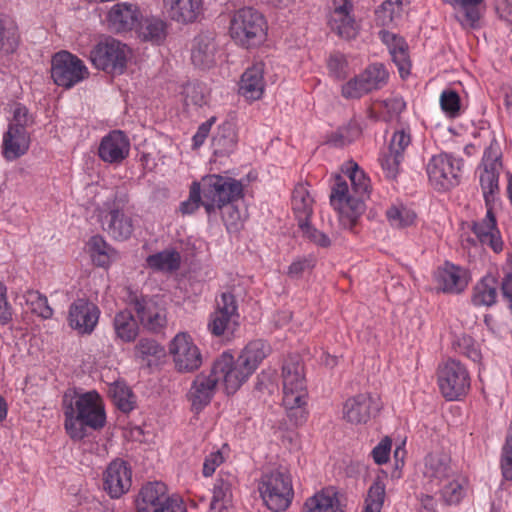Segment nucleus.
<instances>
[{
  "mask_svg": "<svg viewBox=\"0 0 512 512\" xmlns=\"http://www.w3.org/2000/svg\"><path fill=\"white\" fill-rule=\"evenodd\" d=\"M270 345L262 340L256 339L250 341L238 356L240 364L248 368L254 373L259 364L270 354Z\"/></svg>",
  "mask_w": 512,
  "mask_h": 512,
  "instance_id": "obj_36",
  "label": "nucleus"
},
{
  "mask_svg": "<svg viewBox=\"0 0 512 512\" xmlns=\"http://www.w3.org/2000/svg\"><path fill=\"white\" fill-rule=\"evenodd\" d=\"M471 230L482 245L490 247L495 253L503 250V240L492 205L487 207L486 216L483 219L472 223Z\"/></svg>",
  "mask_w": 512,
  "mask_h": 512,
  "instance_id": "obj_24",
  "label": "nucleus"
},
{
  "mask_svg": "<svg viewBox=\"0 0 512 512\" xmlns=\"http://www.w3.org/2000/svg\"><path fill=\"white\" fill-rule=\"evenodd\" d=\"M110 393L113 397L115 405L124 413L132 411L135 407L134 396L131 390L121 383H115L110 388Z\"/></svg>",
  "mask_w": 512,
  "mask_h": 512,
  "instance_id": "obj_49",
  "label": "nucleus"
},
{
  "mask_svg": "<svg viewBox=\"0 0 512 512\" xmlns=\"http://www.w3.org/2000/svg\"><path fill=\"white\" fill-rule=\"evenodd\" d=\"M484 0H447V2L456 9H460L465 13L466 20L473 25L479 18L477 6Z\"/></svg>",
  "mask_w": 512,
  "mask_h": 512,
  "instance_id": "obj_54",
  "label": "nucleus"
},
{
  "mask_svg": "<svg viewBox=\"0 0 512 512\" xmlns=\"http://www.w3.org/2000/svg\"><path fill=\"white\" fill-rule=\"evenodd\" d=\"M146 262L155 271L172 272L180 267L181 256L176 250H164L149 255Z\"/></svg>",
  "mask_w": 512,
  "mask_h": 512,
  "instance_id": "obj_42",
  "label": "nucleus"
},
{
  "mask_svg": "<svg viewBox=\"0 0 512 512\" xmlns=\"http://www.w3.org/2000/svg\"><path fill=\"white\" fill-rule=\"evenodd\" d=\"M168 351L179 373H193L202 366L201 350L188 332H178L169 342Z\"/></svg>",
  "mask_w": 512,
  "mask_h": 512,
  "instance_id": "obj_14",
  "label": "nucleus"
},
{
  "mask_svg": "<svg viewBox=\"0 0 512 512\" xmlns=\"http://www.w3.org/2000/svg\"><path fill=\"white\" fill-rule=\"evenodd\" d=\"M233 317L222 313L221 311H214L210 314L208 321V330L214 336H222L228 329Z\"/></svg>",
  "mask_w": 512,
  "mask_h": 512,
  "instance_id": "obj_55",
  "label": "nucleus"
},
{
  "mask_svg": "<svg viewBox=\"0 0 512 512\" xmlns=\"http://www.w3.org/2000/svg\"><path fill=\"white\" fill-rule=\"evenodd\" d=\"M263 502L273 512H282L289 508L293 496V486L290 473L279 468L264 474L259 485Z\"/></svg>",
  "mask_w": 512,
  "mask_h": 512,
  "instance_id": "obj_6",
  "label": "nucleus"
},
{
  "mask_svg": "<svg viewBox=\"0 0 512 512\" xmlns=\"http://www.w3.org/2000/svg\"><path fill=\"white\" fill-rule=\"evenodd\" d=\"M235 482L234 476L229 473L220 472L213 486V496L210 509L213 512H229L232 506V488Z\"/></svg>",
  "mask_w": 512,
  "mask_h": 512,
  "instance_id": "obj_30",
  "label": "nucleus"
},
{
  "mask_svg": "<svg viewBox=\"0 0 512 512\" xmlns=\"http://www.w3.org/2000/svg\"><path fill=\"white\" fill-rule=\"evenodd\" d=\"M142 13L137 4L120 2L114 4L107 12L105 22L107 28L116 34H123L138 29Z\"/></svg>",
  "mask_w": 512,
  "mask_h": 512,
  "instance_id": "obj_17",
  "label": "nucleus"
},
{
  "mask_svg": "<svg viewBox=\"0 0 512 512\" xmlns=\"http://www.w3.org/2000/svg\"><path fill=\"white\" fill-rule=\"evenodd\" d=\"M403 160L404 156H401L397 151L394 153L388 150L382 152L379 162L387 179L395 180L398 177Z\"/></svg>",
  "mask_w": 512,
  "mask_h": 512,
  "instance_id": "obj_48",
  "label": "nucleus"
},
{
  "mask_svg": "<svg viewBox=\"0 0 512 512\" xmlns=\"http://www.w3.org/2000/svg\"><path fill=\"white\" fill-rule=\"evenodd\" d=\"M370 93L361 74H358L344 83L341 88V95L345 99H360Z\"/></svg>",
  "mask_w": 512,
  "mask_h": 512,
  "instance_id": "obj_51",
  "label": "nucleus"
},
{
  "mask_svg": "<svg viewBox=\"0 0 512 512\" xmlns=\"http://www.w3.org/2000/svg\"><path fill=\"white\" fill-rule=\"evenodd\" d=\"M201 194L202 190L200 183L193 182L190 187L188 199L180 204L181 213L187 215L194 213L200 205H202L203 200L201 198Z\"/></svg>",
  "mask_w": 512,
  "mask_h": 512,
  "instance_id": "obj_56",
  "label": "nucleus"
},
{
  "mask_svg": "<svg viewBox=\"0 0 512 512\" xmlns=\"http://www.w3.org/2000/svg\"><path fill=\"white\" fill-rule=\"evenodd\" d=\"M130 140L121 130H112L102 137L99 147V158L108 164L122 163L130 153Z\"/></svg>",
  "mask_w": 512,
  "mask_h": 512,
  "instance_id": "obj_20",
  "label": "nucleus"
},
{
  "mask_svg": "<svg viewBox=\"0 0 512 512\" xmlns=\"http://www.w3.org/2000/svg\"><path fill=\"white\" fill-rule=\"evenodd\" d=\"M502 150L498 140L493 137L484 149L481 163L478 167L479 182L486 207L493 203L499 193V177L502 170Z\"/></svg>",
  "mask_w": 512,
  "mask_h": 512,
  "instance_id": "obj_7",
  "label": "nucleus"
},
{
  "mask_svg": "<svg viewBox=\"0 0 512 512\" xmlns=\"http://www.w3.org/2000/svg\"><path fill=\"white\" fill-rule=\"evenodd\" d=\"M404 0H386L376 10V19L382 26H390L398 18L401 17L403 12Z\"/></svg>",
  "mask_w": 512,
  "mask_h": 512,
  "instance_id": "obj_45",
  "label": "nucleus"
},
{
  "mask_svg": "<svg viewBox=\"0 0 512 512\" xmlns=\"http://www.w3.org/2000/svg\"><path fill=\"white\" fill-rule=\"evenodd\" d=\"M216 44L212 33L197 35L191 47V60L199 68H209L215 62Z\"/></svg>",
  "mask_w": 512,
  "mask_h": 512,
  "instance_id": "obj_29",
  "label": "nucleus"
},
{
  "mask_svg": "<svg viewBox=\"0 0 512 512\" xmlns=\"http://www.w3.org/2000/svg\"><path fill=\"white\" fill-rule=\"evenodd\" d=\"M89 76L85 63L69 51L56 52L51 59V78L65 89H70Z\"/></svg>",
  "mask_w": 512,
  "mask_h": 512,
  "instance_id": "obj_11",
  "label": "nucleus"
},
{
  "mask_svg": "<svg viewBox=\"0 0 512 512\" xmlns=\"http://www.w3.org/2000/svg\"><path fill=\"white\" fill-rule=\"evenodd\" d=\"M330 76L337 80H344L349 75V64L345 55L334 53L327 61Z\"/></svg>",
  "mask_w": 512,
  "mask_h": 512,
  "instance_id": "obj_53",
  "label": "nucleus"
},
{
  "mask_svg": "<svg viewBox=\"0 0 512 512\" xmlns=\"http://www.w3.org/2000/svg\"><path fill=\"white\" fill-rule=\"evenodd\" d=\"M203 202L206 212L211 214L221 209L243 195V185L240 181L218 174L204 176L200 182Z\"/></svg>",
  "mask_w": 512,
  "mask_h": 512,
  "instance_id": "obj_4",
  "label": "nucleus"
},
{
  "mask_svg": "<svg viewBox=\"0 0 512 512\" xmlns=\"http://www.w3.org/2000/svg\"><path fill=\"white\" fill-rule=\"evenodd\" d=\"M18 27L13 22L0 20V43L5 53H13L19 45Z\"/></svg>",
  "mask_w": 512,
  "mask_h": 512,
  "instance_id": "obj_47",
  "label": "nucleus"
},
{
  "mask_svg": "<svg viewBox=\"0 0 512 512\" xmlns=\"http://www.w3.org/2000/svg\"><path fill=\"white\" fill-rule=\"evenodd\" d=\"M124 205V200L115 198L106 202L98 214L103 231L117 241L129 239L134 231L133 219L125 212Z\"/></svg>",
  "mask_w": 512,
  "mask_h": 512,
  "instance_id": "obj_13",
  "label": "nucleus"
},
{
  "mask_svg": "<svg viewBox=\"0 0 512 512\" xmlns=\"http://www.w3.org/2000/svg\"><path fill=\"white\" fill-rule=\"evenodd\" d=\"M217 384L218 378L212 370L208 373L202 372L194 378L187 392V399L193 412L198 414L210 404L216 392Z\"/></svg>",
  "mask_w": 512,
  "mask_h": 512,
  "instance_id": "obj_22",
  "label": "nucleus"
},
{
  "mask_svg": "<svg viewBox=\"0 0 512 512\" xmlns=\"http://www.w3.org/2000/svg\"><path fill=\"white\" fill-rule=\"evenodd\" d=\"M99 316L97 305L88 299L78 298L69 307L68 323L80 334H91L98 324Z\"/></svg>",
  "mask_w": 512,
  "mask_h": 512,
  "instance_id": "obj_19",
  "label": "nucleus"
},
{
  "mask_svg": "<svg viewBox=\"0 0 512 512\" xmlns=\"http://www.w3.org/2000/svg\"><path fill=\"white\" fill-rule=\"evenodd\" d=\"M463 159L450 153L433 155L426 164L428 179L437 191H447L460 183Z\"/></svg>",
  "mask_w": 512,
  "mask_h": 512,
  "instance_id": "obj_8",
  "label": "nucleus"
},
{
  "mask_svg": "<svg viewBox=\"0 0 512 512\" xmlns=\"http://www.w3.org/2000/svg\"><path fill=\"white\" fill-rule=\"evenodd\" d=\"M93 263L98 267H108L116 251L100 235H94L88 242Z\"/></svg>",
  "mask_w": 512,
  "mask_h": 512,
  "instance_id": "obj_41",
  "label": "nucleus"
},
{
  "mask_svg": "<svg viewBox=\"0 0 512 512\" xmlns=\"http://www.w3.org/2000/svg\"><path fill=\"white\" fill-rule=\"evenodd\" d=\"M163 4L168 17L181 24L194 23L203 11L202 0H163Z\"/></svg>",
  "mask_w": 512,
  "mask_h": 512,
  "instance_id": "obj_27",
  "label": "nucleus"
},
{
  "mask_svg": "<svg viewBox=\"0 0 512 512\" xmlns=\"http://www.w3.org/2000/svg\"><path fill=\"white\" fill-rule=\"evenodd\" d=\"M498 281L492 275H486L473 288L472 303L475 306L490 307L496 303Z\"/></svg>",
  "mask_w": 512,
  "mask_h": 512,
  "instance_id": "obj_37",
  "label": "nucleus"
},
{
  "mask_svg": "<svg viewBox=\"0 0 512 512\" xmlns=\"http://www.w3.org/2000/svg\"><path fill=\"white\" fill-rule=\"evenodd\" d=\"M283 405L288 418L295 425H301L307 419L308 401L307 382L304 365L299 356H290L282 365Z\"/></svg>",
  "mask_w": 512,
  "mask_h": 512,
  "instance_id": "obj_3",
  "label": "nucleus"
},
{
  "mask_svg": "<svg viewBox=\"0 0 512 512\" xmlns=\"http://www.w3.org/2000/svg\"><path fill=\"white\" fill-rule=\"evenodd\" d=\"M356 134L357 130L351 126H342L328 136L327 143L334 147H344L354 140Z\"/></svg>",
  "mask_w": 512,
  "mask_h": 512,
  "instance_id": "obj_57",
  "label": "nucleus"
},
{
  "mask_svg": "<svg viewBox=\"0 0 512 512\" xmlns=\"http://www.w3.org/2000/svg\"><path fill=\"white\" fill-rule=\"evenodd\" d=\"M130 54L129 47L121 41L106 37L100 40L90 51V61L99 70L111 74H122Z\"/></svg>",
  "mask_w": 512,
  "mask_h": 512,
  "instance_id": "obj_9",
  "label": "nucleus"
},
{
  "mask_svg": "<svg viewBox=\"0 0 512 512\" xmlns=\"http://www.w3.org/2000/svg\"><path fill=\"white\" fill-rule=\"evenodd\" d=\"M264 64L257 62L248 67L241 76L239 93L250 100H258L264 92Z\"/></svg>",
  "mask_w": 512,
  "mask_h": 512,
  "instance_id": "obj_28",
  "label": "nucleus"
},
{
  "mask_svg": "<svg viewBox=\"0 0 512 512\" xmlns=\"http://www.w3.org/2000/svg\"><path fill=\"white\" fill-rule=\"evenodd\" d=\"M213 374L225 385L228 394L235 393L241 385L253 374L251 368L240 364L237 358L234 361L230 353H222L213 363L211 368Z\"/></svg>",
  "mask_w": 512,
  "mask_h": 512,
  "instance_id": "obj_15",
  "label": "nucleus"
},
{
  "mask_svg": "<svg viewBox=\"0 0 512 512\" xmlns=\"http://www.w3.org/2000/svg\"><path fill=\"white\" fill-rule=\"evenodd\" d=\"M410 143L411 136L408 132L403 129L396 130L392 135L387 150L393 153L397 151L401 156L405 157V150L408 148Z\"/></svg>",
  "mask_w": 512,
  "mask_h": 512,
  "instance_id": "obj_61",
  "label": "nucleus"
},
{
  "mask_svg": "<svg viewBox=\"0 0 512 512\" xmlns=\"http://www.w3.org/2000/svg\"><path fill=\"white\" fill-rule=\"evenodd\" d=\"M130 304L144 329L158 333L166 327L167 311L157 299L134 295L130 297Z\"/></svg>",
  "mask_w": 512,
  "mask_h": 512,
  "instance_id": "obj_16",
  "label": "nucleus"
},
{
  "mask_svg": "<svg viewBox=\"0 0 512 512\" xmlns=\"http://www.w3.org/2000/svg\"><path fill=\"white\" fill-rule=\"evenodd\" d=\"M231 38L240 46L250 48L262 43L266 36V22L263 15L254 8L237 10L229 26Z\"/></svg>",
  "mask_w": 512,
  "mask_h": 512,
  "instance_id": "obj_5",
  "label": "nucleus"
},
{
  "mask_svg": "<svg viewBox=\"0 0 512 512\" xmlns=\"http://www.w3.org/2000/svg\"><path fill=\"white\" fill-rule=\"evenodd\" d=\"M134 504L136 512H186L183 502L169 495L166 485L159 481L143 485Z\"/></svg>",
  "mask_w": 512,
  "mask_h": 512,
  "instance_id": "obj_10",
  "label": "nucleus"
},
{
  "mask_svg": "<svg viewBox=\"0 0 512 512\" xmlns=\"http://www.w3.org/2000/svg\"><path fill=\"white\" fill-rule=\"evenodd\" d=\"M166 30V22L156 17L145 19L142 17L140 26L135 29L140 38L156 44H160L166 38Z\"/></svg>",
  "mask_w": 512,
  "mask_h": 512,
  "instance_id": "obj_40",
  "label": "nucleus"
},
{
  "mask_svg": "<svg viewBox=\"0 0 512 512\" xmlns=\"http://www.w3.org/2000/svg\"><path fill=\"white\" fill-rule=\"evenodd\" d=\"M30 123H32V119L28 109L24 105L17 103L13 108V117L8 128L27 132L26 127Z\"/></svg>",
  "mask_w": 512,
  "mask_h": 512,
  "instance_id": "obj_58",
  "label": "nucleus"
},
{
  "mask_svg": "<svg viewBox=\"0 0 512 512\" xmlns=\"http://www.w3.org/2000/svg\"><path fill=\"white\" fill-rule=\"evenodd\" d=\"M352 7V5L338 4L334 1V10L329 21L331 29L346 39L356 34L355 20L351 16Z\"/></svg>",
  "mask_w": 512,
  "mask_h": 512,
  "instance_id": "obj_32",
  "label": "nucleus"
},
{
  "mask_svg": "<svg viewBox=\"0 0 512 512\" xmlns=\"http://www.w3.org/2000/svg\"><path fill=\"white\" fill-rule=\"evenodd\" d=\"M304 512H344L337 493L333 489H323L306 499Z\"/></svg>",
  "mask_w": 512,
  "mask_h": 512,
  "instance_id": "obj_34",
  "label": "nucleus"
},
{
  "mask_svg": "<svg viewBox=\"0 0 512 512\" xmlns=\"http://www.w3.org/2000/svg\"><path fill=\"white\" fill-rule=\"evenodd\" d=\"M222 218L228 231H237L239 229L241 225V214L238 208L226 206Z\"/></svg>",
  "mask_w": 512,
  "mask_h": 512,
  "instance_id": "obj_64",
  "label": "nucleus"
},
{
  "mask_svg": "<svg viewBox=\"0 0 512 512\" xmlns=\"http://www.w3.org/2000/svg\"><path fill=\"white\" fill-rule=\"evenodd\" d=\"M423 477L436 486L442 485L456 475L451 457L443 451H434L427 454L423 460Z\"/></svg>",
  "mask_w": 512,
  "mask_h": 512,
  "instance_id": "obj_21",
  "label": "nucleus"
},
{
  "mask_svg": "<svg viewBox=\"0 0 512 512\" xmlns=\"http://www.w3.org/2000/svg\"><path fill=\"white\" fill-rule=\"evenodd\" d=\"M23 298L32 313L43 319H50L53 316V309L48 304L47 297L39 291L27 290Z\"/></svg>",
  "mask_w": 512,
  "mask_h": 512,
  "instance_id": "obj_44",
  "label": "nucleus"
},
{
  "mask_svg": "<svg viewBox=\"0 0 512 512\" xmlns=\"http://www.w3.org/2000/svg\"><path fill=\"white\" fill-rule=\"evenodd\" d=\"M445 482L446 484L441 489L443 500L449 505L459 503L465 495L463 484L455 479V476L450 480H445Z\"/></svg>",
  "mask_w": 512,
  "mask_h": 512,
  "instance_id": "obj_52",
  "label": "nucleus"
},
{
  "mask_svg": "<svg viewBox=\"0 0 512 512\" xmlns=\"http://www.w3.org/2000/svg\"><path fill=\"white\" fill-rule=\"evenodd\" d=\"M64 428L70 439L79 442L89 437V431H99L106 425L105 405L96 390L65 393L63 396Z\"/></svg>",
  "mask_w": 512,
  "mask_h": 512,
  "instance_id": "obj_2",
  "label": "nucleus"
},
{
  "mask_svg": "<svg viewBox=\"0 0 512 512\" xmlns=\"http://www.w3.org/2000/svg\"><path fill=\"white\" fill-rule=\"evenodd\" d=\"M238 142L237 125L233 119L225 120L218 126L212 137V149L216 156H225L232 153Z\"/></svg>",
  "mask_w": 512,
  "mask_h": 512,
  "instance_id": "obj_31",
  "label": "nucleus"
},
{
  "mask_svg": "<svg viewBox=\"0 0 512 512\" xmlns=\"http://www.w3.org/2000/svg\"><path fill=\"white\" fill-rule=\"evenodd\" d=\"M391 451V440L382 439L372 450L371 454L376 464L382 465L388 462Z\"/></svg>",
  "mask_w": 512,
  "mask_h": 512,
  "instance_id": "obj_63",
  "label": "nucleus"
},
{
  "mask_svg": "<svg viewBox=\"0 0 512 512\" xmlns=\"http://www.w3.org/2000/svg\"><path fill=\"white\" fill-rule=\"evenodd\" d=\"M131 477L132 471L128 464L123 460H114L104 472V489L111 498L118 499L129 491Z\"/></svg>",
  "mask_w": 512,
  "mask_h": 512,
  "instance_id": "obj_23",
  "label": "nucleus"
},
{
  "mask_svg": "<svg viewBox=\"0 0 512 512\" xmlns=\"http://www.w3.org/2000/svg\"><path fill=\"white\" fill-rule=\"evenodd\" d=\"M434 278L438 289L444 293L459 294L468 285L466 272L449 262L436 270Z\"/></svg>",
  "mask_w": 512,
  "mask_h": 512,
  "instance_id": "obj_26",
  "label": "nucleus"
},
{
  "mask_svg": "<svg viewBox=\"0 0 512 512\" xmlns=\"http://www.w3.org/2000/svg\"><path fill=\"white\" fill-rule=\"evenodd\" d=\"M360 74L369 92L381 89L389 79V72L382 63L370 64Z\"/></svg>",
  "mask_w": 512,
  "mask_h": 512,
  "instance_id": "obj_43",
  "label": "nucleus"
},
{
  "mask_svg": "<svg viewBox=\"0 0 512 512\" xmlns=\"http://www.w3.org/2000/svg\"><path fill=\"white\" fill-rule=\"evenodd\" d=\"M113 329L116 339L122 342H133L139 333V327L133 314L128 310H122L114 316Z\"/></svg>",
  "mask_w": 512,
  "mask_h": 512,
  "instance_id": "obj_39",
  "label": "nucleus"
},
{
  "mask_svg": "<svg viewBox=\"0 0 512 512\" xmlns=\"http://www.w3.org/2000/svg\"><path fill=\"white\" fill-rule=\"evenodd\" d=\"M345 174L351 182L352 192L347 180L337 176L331 188L330 204L338 213L340 225L355 232L357 222L365 211L364 199L370 194V179L356 163H350Z\"/></svg>",
  "mask_w": 512,
  "mask_h": 512,
  "instance_id": "obj_1",
  "label": "nucleus"
},
{
  "mask_svg": "<svg viewBox=\"0 0 512 512\" xmlns=\"http://www.w3.org/2000/svg\"><path fill=\"white\" fill-rule=\"evenodd\" d=\"M216 311L229 315L231 317L238 316V305L235 296L231 292H223L216 299Z\"/></svg>",
  "mask_w": 512,
  "mask_h": 512,
  "instance_id": "obj_59",
  "label": "nucleus"
},
{
  "mask_svg": "<svg viewBox=\"0 0 512 512\" xmlns=\"http://www.w3.org/2000/svg\"><path fill=\"white\" fill-rule=\"evenodd\" d=\"M164 354V348L154 339L141 338L135 346L136 357L148 363H150L152 359H160Z\"/></svg>",
  "mask_w": 512,
  "mask_h": 512,
  "instance_id": "obj_46",
  "label": "nucleus"
},
{
  "mask_svg": "<svg viewBox=\"0 0 512 512\" xmlns=\"http://www.w3.org/2000/svg\"><path fill=\"white\" fill-rule=\"evenodd\" d=\"M226 449H228V445L224 444L221 449L212 451L209 455L206 456L203 463V475L205 477L212 476L216 468L224 462L225 457L223 453Z\"/></svg>",
  "mask_w": 512,
  "mask_h": 512,
  "instance_id": "obj_60",
  "label": "nucleus"
},
{
  "mask_svg": "<svg viewBox=\"0 0 512 512\" xmlns=\"http://www.w3.org/2000/svg\"><path fill=\"white\" fill-rule=\"evenodd\" d=\"M30 135L17 129H9L3 135V155L13 161L23 156L29 149Z\"/></svg>",
  "mask_w": 512,
  "mask_h": 512,
  "instance_id": "obj_33",
  "label": "nucleus"
},
{
  "mask_svg": "<svg viewBox=\"0 0 512 512\" xmlns=\"http://www.w3.org/2000/svg\"><path fill=\"white\" fill-rule=\"evenodd\" d=\"M438 385L444 398L459 400L470 389L469 372L461 362L449 359L438 368Z\"/></svg>",
  "mask_w": 512,
  "mask_h": 512,
  "instance_id": "obj_12",
  "label": "nucleus"
},
{
  "mask_svg": "<svg viewBox=\"0 0 512 512\" xmlns=\"http://www.w3.org/2000/svg\"><path fill=\"white\" fill-rule=\"evenodd\" d=\"M303 235L316 245L327 248L331 245L330 238L323 232L311 226L310 221L299 226Z\"/></svg>",
  "mask_w": 512,
  "mask_h": 512,
  "instance_id": "obj_62",
  "label": "nucleus"
},
{
  "mask_svg": "<svg viewBox=\"0 0 512 512\" xmlns=\"http://www.w3.org/2000/svg\"><path fill=\"white\" fill-rule=\"evenodd\" d=\"M440 107L450 118H456L460 115V97L452 89L443 90L440 95Z\"/></svg>",
  "mask_w": 512,
  "mask_h": 512,
  "instance_id": "obj_50",
  "label": "nucleus"
},
{
  "mask_svg": "<svg viewBox=\"0 0 512 512\" xmlns=\"http://www.w3.org/2000/svg\"><path fill=\"white\" fill-rule=\"evenodd\" d=\"M381 41L386 45L393 62L398 68L402 78L410 74L411 62L408 53V44L406 40L393 32L381 30L379 32Z\"/></svg>",
  "mask_w": 512,
  "mask_h": 512,
  "instance_id": "obj_25",
  "label": "nucleus"
},
{
  "mask_svg": "<svg viewBox=\"0 0 512 512\" xmlns=\"http://www.w3.org/2000/svg\"><path fill=\"white\" fill-rule=\"evenodd\" d=\"M313 198L303 184L297 185L292 193V210L297 219L298 226L310 221L313 214Z\"/></svg>",
  "mask_w": 512,
  "mask_h": 512,
  "instance_id": "obj_35",
  "label": "nucleus"
},
{
  "mask_svg": "<svg viewBox=\"0 0 512 512\" xmlns=\"http://www.w3.org/2000/svg\"><path fill=\"white\" fill-rule=\"evenodd\" d=\"M385 216L389 225L394 229H406L414 226L417 220L416 212L400 201L392 203L386 209Z\"/></svg>",
  "mask_w": 512,
  "mask_h": 512,
  "instance_id": "obj_38",
  "label": "nucleus"
},
{
  "mask_svg": "<svg viewBox=\"0 0 512 512\" xmlns=\"http://www.w3.org/2000/svg\"><path fill=\"white\" fill-rule=\"evenodd\" d=\"M381 409L379 399L368 393L348 398L343 404V418L351 424H365Z\"/></svg>",
  "mask_w": 512,
  "mask_h": 512,
  "instance_id": "obj_18",
  "label": "nucleus"
}]
</instances>
